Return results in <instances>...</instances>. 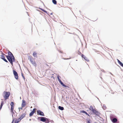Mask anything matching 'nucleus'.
I'll return each instance as SVG.
<instances>
[{"label": "nucleus", "mask_w": 123, "mask_h": 123, "mask_svg": "<svg viewBox=\"0 0 123 123\" xmlns=\"http://www.w3.org/2000/svg\"><path fill=\"white\" fill-rule=\"evenodd\" d=\"M8 55L6 56V57L10 63L12 65V62L15 61L14 57L10 51L8 52Z\"/></svg>", "instance_id": "1"}, {"label": "nucleus", "mask_w": 123, "mask_h": 123, "mask_svg": "<svg viewBox=\"0 0 123 123\" xmlns=\"http://www.w3.org/2000/svg\"><path fill=\"white\" fill-rule=\"evenodd\" d=\"M28 60H29L31 62V63L34 66H37V64L35 62V59L31 56H29L28 57Z\"/></svg>", "instance_id": "2"}, {"label": "nucleus", "mask_w": 123, "mask_h": 123, "mask_svg": "<svg viewBox=\"0 0 123 123\" xmlns=\"http://www.w3.org/2000/svg\"><path fill=\"white\" fill-rule=\"evenodd\" d=\"M10 95V92L4 91L3 92V95L5 100L8 99Z\"/></svg>", "instance_id": "3"}, {"label": "nucleus", "mask_w": 123, "mask_h": 123, "mask_svg": "<svg viewBox=\"0 0 123 123\" xmlns=\"http://www.w3.org/2000/svg\"><path fill=\"white\" fill-rule=\"evenodd\" d=\"M90 110H91L93 113L97 115H99L100 113L95 109H94L92 106H90Z\"/></svg>", "instance_id": "4"}, {"label": "nucleus", "mask_w": 123, "mask_h": 123, "mask_svg": "<svg viewBox=\"0 0 123 123\" xmlns=\"http://www.w3.org/2000/svg\"><path fill=\"white\" fill-rule=\"evenodd\" d=\"M40 118V117H38V118ZM40 118H41L40 120L41 121L45 122L46 123H48L49 122V120L47 118L43 117H40Z\"/></svg>", "instance_id": "5"}, {"label": "nucleus", "mask_w": 123, "mask_h": 123, "mask_svg": "<svg viewBox=\"0 0 123 123\" xmlns=\"http://www.w3.org/2000/svg\"><path fill=\"white\" fill-rule=\"evenodd\" d=\"M60 78H61L60 77V76H59V75L58 76H57V78H58V80L59 81V82L61 84V85L62 86H64V87H66L67 88H66V89H68V88H69V86L65 85H64V84L63 83H62V82L61 80L60 79Z\"/></svg>", "instance_id": "6"}, {"label": "nucleus", "mask_w": 123, "mask_h": 123, "mask_svg": "<svg viewBox=\"0 0 123 123\" xmlns=\"http://www.w3.org/2000/svg\"><path fill=\"white\" fill-rule=\"evenodd\" d=\"M13 73L15 78L18 80V75L17 73L14 70H13Z\"/></svg>", "instance_id": "7"}, {"label": "nucleus", "mask_w": 123, "mask_h": 123, "mask_svg": "<svg viewBox=\"0 0 123 123\" xmlns=\"http://www.w3.org/2000/svg\"><path fill=\"white\" fill-rule=\"evenodd\" d=\"M37 115H39L41 116H44V114L43 112L40 110H38L37 111Z\"/></svg>", "instance_id": "8"}, {"label": "nucleus", "mask_w": 123, "mask_h": 123, "mask_svg": "<svg viewBox=\"0 0 123 123\" xmlns=\"http://www.w3.org/2000/svg\"><path fill=\"white\" fill-rule=\"evenodd\" d=\"M26 105V104L25 101L24 100H23L21 104V106H22V107H24Z\"/></svg>", "instance_id": "9"}, {"label": "nucleus", "mask_w": 123, "mask_h": 123, "mask_svg": "<svg viewBox=\"0 0 123 123\" xmlns=\"http://www.w3.org/2000/svg\"><path fill=\"white\" fill-rule=\"evenodd\" d=\"M25 114H24L22 115H21V116L19 117V118H18L20 119L21 120V119H23L25 116Z\"/></svg>", "instance_id": "10"}, {"label": "nucleus", "mask_w": 123, "mask_h": 123, "mask_svg": "<svg viewBox=\"0 0 123 123\" xmlns=\"http://www.w3.org/2000/svg\"><path fill=\"white\" fill-rule=\"evenodd\" d=\"M117 61L118 63L120 64L121 66L123 67V64L118 59H117Z\"/></svg>", "instance_id": "11"}, {"label": "nucleus", "mask_w": 123, "mask_h": 123, "mask_svg": "<svg viewBox=\"0 0 123 123\" xmlns=\"http://www.w3.org/2000/svg\"><path fill=\"white\" fill-rule=\"evenodd\" d=\"M14 108V106H11V112L12 114H14L13 112V109Z\"/></svg>", "instance_id": "12"}, {"label": "nucleus", "mask_w": 123, "mask_h": 123, "mask_svg": "<svg viewBox=\"0 0 123 123\" xmlns=\"http://www.w3.org/2000/svg\"><path fill=\"white\" fill-rule=\"evenodd\" d=\"M117 121V120L116 118H114L112 120V121L113 123H115V122H116Z\"/></svg>", "instance_id": "13"}, {"label": "nucleus", "mask_w": 123, "mask_h": 123, "mask_svg": "<svg viewBox=\"0 0 123 123\" xmlns=\"http://www.w3.org/2000/svg\"><path fill=\"white\" fill-rule=\"evenodd\" d=\"M33 56L35 57H37V53L35 52H34L33 54Z\"/></svg>", "instance_id": "14"}, {"label": "nucleus", "mask_w": 123, "mask_h": 123, "mask_svg": "<svg viewBox=\"0 0 123 123\" xmlns=\"http://www.w3.org/2000/svg\"><path fill=\"white\" fill-rule=\"evenodd\" d=\"M21 120L20 119H19L18 118V119H17L15 120L14 123H18L19 122H20Z\"/></svg>", "instance_id": "15"}, {"label": "nucleus", "mask_w": 123, "mask_h": 123, "mask_svg": "<svg viewBox=\"0 0 123 123\" xmlns=\"http://www.w3.org/2000/svg\"><path fill=\"white\" fill-rule=\"evenodd\" d=\"M4 104V102L2 101L1 102V103L0 105V110L1 109L2 107L3 106V104Z\"/></svg>", "instance_id": "16"}, {"label": "nucleus", "mask_w": 123, "mask_h": 123, "mask_svg": "<svg viewBox=\"0 0 123 123\" xmlns=\"http://www.w3.org/2000/svg\"><path fill=\"white\" fill-rule=\"evenodd\" d=\"M58 108L59 109L61 110H63L64 109V108L63 107H62L60 106H59Z\"/></svg>", "instance_id": "17"}, {"label": "nucleus", "mask_w": 123, "mask_h": 123, "mask_svg": "<svg viewBox=\"0 0 123 123\" xmlns=\"http://www.w3.org/2000/svg\"><path fill=\"white\" fill-rule=\"evenodd\" d=\"M4 55H4L3 54H2L1 56V58L2 59H3V58H5V56H4Z\"/></svg>", "instance_id": "18"}, {"label": "nucleus", "mask_w": 123, "mask_h": 123, "mask_svg": "<svg viewBox=\"0 0 123 123\" xmlns=\"http://www.w3.org/2000/svg\"><path fill=\"white\" fill-rule=\"evenodd\" d=\"M34 113L32 111L30 114L29 116H31L34 114Z\"/></svg>", "instance_id": "19"}, {"label": "nucleus", "mask_w": 123, "mask_h": 123, "mask_svg": "<svg viewBox=\"0 0 123 123\" xmlns=\"http://www.w3.org/2000/svg\"><path fill=\"white\" fill-rule=\"evenodd\" d=\"M52 2L55 4H57L56 1L55 0H52Z\"/></svg>", "instance_id": "20"}, {"label": "nucleus", "mask_w": 123, "mask_h": 123, "mask_svg": "<svg viewBox=\"0 0 123 123\" xmlns=\"http://www.w3.org/2000/svg\"><path fill=\"white\" fill-rule=\"evenodd\" d=\"M84 59L87 61V62H88L89 61V60L86 57H84Z\"/></svg>", "instance_id": "21"}, {"label": "nucleus", "mask_w": 123, "mask_h": 123, "mask_svg": "<svg viewBox=\"0 0 123 123\" xmlns=\"http://www.w3.org/2000/svg\"><path fill=\"white\" fill-rule=\"evenodd\" d=\"M10 105H11V106H14V103L12 102L11 103V104H10Z\"/></svg>", "instance_id": "22"}, {"label": "nucleus", "mask_w": 123, "mask_h": 123, "mask_svg": "<svg viewBox=\"0 0 123 123\" xmlns=\"http://www.w3.org/2000/svg\"><path fill=\"white\" fill-rule=\"evenodd\" d=\"M37 110V109L36 108H34L32 111L34 113H35L36 112V111Z\"/></svg>", "instance_id": "23"}, {"label": "nucleus", "mask_w": 123, "mask_h": 123, "mask_svg": "<svg viewBox=\"0 0 123 123\" xmlns=\"http://www.w3.org/2000/svg\"><path fill=\"white\" fill-rule=\"evenodd\" d=\"M86 57L83 54H81V57L82 58H84L85 57Z\"/></svg>", "instance_id": "24"}, {"label": "nucleus", "mask_w": 123, "mask_h": 123, "mask_svg": "<svg viewBox=\"0 0 123 123\" xmlns=\"http://www.w3.org/2000/svg\"><path fill=\"white\" fill-rule=\"evenodd\" d=\"M3 60H4L6 62H8V61H7L6 59H5V58H3Z\"/></svg>", "instance_id": "25"}, {"label": "nucleus", "mask_w": 123, "mask_h": 123, "mask_svg": "<svg viewBox=\"0 0 123 123\" xmlns=\"http://www.w3.org/2000/svg\"><path fill=\"white\" fill-rule=\"evenodd\" d=\"M70 58H71L69 57V58H63V59L64 60H68L69 59H70Z\"/></svg>", "instance_id": "26"}, {"label": "nucleus", "mask_w": 123, "mask_h": 123, "mask_svg": "<svg viewBox=\"0 0 123 123\" xmlns=\"http://www.w3.org/2000/svg\"><path fill=\"white\" fill-rule=\"evenodd\" d=\"M85 112H86V111H80L81 113H85Z\"/></svg>", "instance_id": "27"}, {"label": "nucleus", "mask_w": 123, "mask_h": 123, "mask_svg": "<svg viewBox=\"0 0 123 123\" xmlns=\"http://www.w3.org/2000/svg\"><path fill=\"white\" fill-rule=\"evenodd\" d=\"M41 9L43 11L45 12H47V11H45V10L43 9Z\"/></svg>", "instance_id": "28"}, {"label": "nucleus", "mask_w": 123, "mask_h": 123, "mask_svg": "<svg viewBox=\"0 0 123 123\" xmlns=\"http://www.w3.org/2000/svg\"><path fill=\"white\" fill-rule=\"evenodd\" d=\"M78 54L79 55H81V54H81V52H78Z\"/></svg>", "instance_id": "29"}, {"label": "nucleus", "mask_w": 123, "mask_h": 123, "mask_svg": "<svg viewBox=\"0 0 123 123\" xmlns=\"http://www.w3.org/2000/svg\"><path fill=\"white\" fill-rule=\"evenodd\" d=\"M59 51L61 53H63V51L62 50H60Z\"/></svg>", "instance_id": "30"}, {"label": "nucleus", "mask_w": 123, "mask_h": 123, "mask_svg": "<svg viewBox=\"0 0 123 123\" xmlns=\"http://www.w3.org/2000/svg\"><path fill=\"white\" fill-rule=\"evenodd\" d=\"M23 107H22V106H21V107H20V108H19V110L20 109L21 110H22L23 109Z\"/></svg>", "instance_id": "31"}, {"label": "nucleus", "mask_w": 123, "mask_h": 123, "mask_svg": "<svg viewBox=\"0 0 123 123\" xmlns=\"http://www.w3.org/2000/svg\"><path fill=\"white\" fill-rule=\"evenodd\" d=\"M85 113L86 114V115L88 116H89V115L86 112Z\"/></svg>", "instance_id": "32"}, {"label": "nucleus", "mask_w": 123, "mask_h": 123, "mask_svg": "<svg viewBox=\"0 0 123 123\" xmlns=\"http://www.w3.org/2000/svg\"><path fill=\"white\" fill-rule=\"evenodd\" d=\"M97 19V18H96L95 19L93 20V21H95Z\"/></svg>", "instance_id": "33"}, {"label": "nucleus", "mask_w": 123, "mask_h": 123, "mask_svg": "<svg viewBox=\"0 0 123 123\" xmlns=\"http://www.w3.org/2000/svg\"><path fill=\"white\" fill-rule=\"evenodd\" d=\"M21 75H22V77L24 76L23 75V73H22Z\"/></svg>", "instance_id": "34"}, {"label": "nucleus", "mask_w": 123, "mask_h": 123, "mask_svg": "<svg viewBox=\"0 0 123 123\" xmlns=\"http://www.w3.org/2000/svg\"><path fill=\"white\" fill-rule=\"evenodd\" d=\"M22 77H23V78L25 79V77H24V76H23Z\"/></svg>", "instance_id": "35"}, {"label": "nucleus", "mask_w": 123, "mask_h": 123, "mask_svg": "<svg viewBox=\"0 0 123 123\" xmlns=\"http://www.w3.org/2000/svg\"><path fill=\"white\" fill-rule=\"evenodd\" d=\"M87 123H90V121H88L87 122Z\"/></svg>", "instance_id": "36"}, {"label": "nucleus", "mask_w": 123, "mask_h": 123, "mask_svg": "<svg viewBox=\"0 0 123 123\" xmlns=\"http://www.w3.org/2000/svg\"><path fill=\"white\" fill-rule=\"evenodd\" d=\"M1 100H3V99H1Z\"/></svg>", "instance_id": "37"}, {"label": "nucleus", "mask_w": 123, "mask_h": 123, "mask_svg": "<svg viewBox=\"0 0 123 123\" xmlns=\"http://www.w3.org/2000/svg\"><path fill=\"white\" fill-rule=\"evenodd\" d=\"M32 108V107H31V108Z\"/></svg>", "instance_id": "38"}]
</instances>
